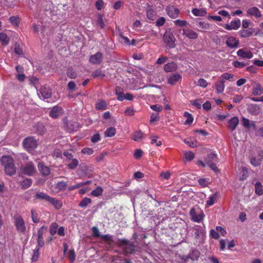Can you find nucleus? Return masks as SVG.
Listing matches in <instances>:
<instances>
[{
  "instance_id": "nucleus-11",
  "label": "nucleus",
  "mask_w": 263,
  "mask_h": 263,
  "mask_svg": "<svg viewBox=\"0 0 263 263\" xmlns=\"http://www.w3.org/2000/svg\"><path fill=\"white\" fill-rule=\"evenodd\" d=\"M103 60V54L100 52H98L95 54L92 55L89 58V62L93 64H100Z\"/></svg>"
},
{
  "instance_id": "nucleus-10",
  "label": "nucleus",
  "mask_w": 263,
  "mask_h": 263,
  "mask_svg": "<svg viewBox=\"0 0 263 263\" xmlns=\"http://www.w3.org/2000/svg\"><path fill=\"white\" fill-rule=\"evenodd\" d=\"M166 11L168 15L172 18H175L178 16L179 10L173 6H167Z\"/></svg>"
},
{
  "instance_id": "nucleus-4",
  "label": "nucleus",
  "mask_w": 263,
  "mask_h": 263,
  "mask_svg": "<svg viewBox=\"0 0 263 263\" xmlns=\"http://www.w3.org/2000/svg\"><path fill=\"white\" fill-rule=\"evenodd\" d=\"M190 214L192 220L197 222H200L204 216L203 212L198 208H192Z\"/></svg>"
},
{
  "instance_id": "nucleus-15",
  "label": "nucleus",
  "mask_w": 263,
  "mask_h": 263,
  "mask_svg": "<svg viewBox=\"0 0 263 263\" xmlns=\"http://www.w3.org/2000/svg\"><path fill=\"white\" fill-rule=\"evenodd\" d=\"M45 227H42L37 231V246L39 248L42 247L44 245L43 239L44 230Z\"/></svg>"
},
{
  "instance_id": "nucleus-24",
  "label": "nucleus",
  "mask_w": 263,
  "mask_h": 263,
  "mask_svg": "<svg viewBox=\"0 0 263 263\" xmlns=\"http://www.w3.org/2000/svg\"><path fill=\"white\" fill-rule=\"evenodd\" d=\"M183 34L191 39H195L198 37V34L190 29H183Z\"/></svg>"
},
{
  "instance_id": "nucleus-41",
  "label": "nucleus",
  "mask_w": 263,
  "mask_h": 263,
  "mask_svg": "<svg viewBox=\"0 0 263 263\" xmlns=\"http://www.w3.org/2000/svg\"><path fill=\"white\" fill-rule=\"evenodd\" d=\"M143 137V134L141 131L138 130L134 133L133 140L135 141H139Z\"/></svg>"
},
{
  "instance_id": "nucleus-51",
  "label": "nucleus",
  "mask_w": 263,
  "mask_h": 263,
  "mask_svg": "<svg viewBox=\"0 0 263 263\" xmlns=\"http://www.w3.org/2000/svg\"><path fill=\"white\" fill-rule=\"evenodd\" d=\"M151 138L152 144H156V145L158 146H159L162 144L161 141L158 140V137L157 136H152Z\"/></svg>"
},
{
  "instance_id": "nucleus-61",
  "label": "nucleus",
  "mask_w": 263,
  "mask_h": 263,
  "mask_svg": "<svg viewBox=\"0 0 263 263\" xmlns=\"http://www.w3.org/2000/svg\"><path fill=\"white\" fill-rule=\"evenodd\" d=\"M198 26L199 27L203 29H208L209 28V24L205 22V21H201L199 22L198 23Z\"/></svg>"
},
{
  "instance_id": "nucleus-58",
  "label": "nucleus",
  "mask_w": 263,
  "mask_h": 263,
  "mask_svg": "<svg viewBox=\"0 0 263 263\" xmlns=\"http://www.w3.org/2000/svg\"><path fill=\"white\" fill-rule=\"evenodd\" d=\"M198 85L201 87L205 88L208 86V83L205 79L201 78L198 80Z\"/></svg>"
},
{
  "instance_id": "nucleus-19",
  "label": "nucleus",
  "mask_w": 263,
  "mask_h": 263,
  "mask_svg": "<svg viewBox=\"0 0 263 263\" xmlns=\"http://www.w3.org/2000/svg\"><path fill=\"white\" fill-rule=\"evenodd\" d=\"M177 69V65L175 62L167 63L164 66V70L165 72L175 71Z\"/></svg>"
},
{
  "instance_id": "nucleus-25",
  "label": "nucleus",
  "mask_w": 263,
  "mask_h": 263,
  "mask_svg": "<svg viewBox=\"0 0 263 263\" xmlns=\"http://www.w3.org/2000/svg\"><path fill=\"white\" fill-rule=\"evenodd\" d=\"M184 142L189 146L194 148L197 146V141L192 138H187L184 140Z\"/></svg>"
},
{
  "instance_id": "nucleus-43",
  "label": "nucleus",
  "mask_w": 263,
  "mask_h": 263,
  "mask_svg": "<svg viewBox=\"0 0 263 263\" xmlns=\"http://www.w3.org/2000/svg\"><path fill=\"white\" fill-rule=\"evenodd\" d=\"M115 90H116V93L117 95L118 96L117 99L119 101H123L122 96L124 94L123 92V91H122V89L121 87L117 86L116 87Z\"/></svg>"
},
{
  "instance_id": "nucleus-32",
  "label": "nucleus",
  "mask_w": 263,
  "mask_h": 263,
  "mask_svg": "<svg viewBox=\"0 0 263 263\" xmlns=\"http://www.w3.org/2000/svg\"><path fill=\"white\" fill-rule=\"evenodd\" d=\"M96 108L98 110H105L107 108V104L104 100H101L96 103Z\"/></svg>"
},
{
  "instance_id": "nucleus-9",
  "label": "nucleus",
  "mask_w": 263,
  "mask_h": 263,
  "mask_svg": "<svg viewBox=\"0 0 263 263\" xmlns=\"http://www.w3.org/2000/svg\"><path fill=\"white\" fill-rule=\"evenodd\" d=\"M226 44L231 49L237 48L239 44V41L235 37L230 36L227 37Z\"/></svg>"
},
{
  "instance_id": "nucleus-33",
  "label": "nucleus",
  "mask_w": 263,
  "mask_h": 263,
  "mask_svg": "<svg viewBox=\"0 0 263 263\" xmlns=\"http://www.w3.org/2000/svg\"><path fill=\"white\" fill-rule=\"evenodd\" d=\"M32 181L31 179L26 178L22 181L21 186L22 189H26L29 187L32 184Z\"/></svg>"
},
{
  "instance_id": "nucleus-14",
  "label": "nucleus",
  "mask_w": 263,
  "mask_h": 263,
  "mask_svg": "<svg viewBox=\"0 0 263 263\" xmlns=\"http://www.w3.org/2000/svg\"><path fill=\"white\" fill-rule=\"evenodd\" d=\"M181 76L178 73H175L170 76L167 78V83L171 85H175L177 82L180 81L181 80Z\"/></svg>"
},
{
  "instance_id": "nucleus-63",
  "label": "nucleus",
  "mask_w": 263,
  "mask_h": 263,
  "mask_svg": "<svg viewBox=\"0 0 263 263\" xmlns=\"http://www.w3.org/2000/svg\"><path fill=\"white\" fill-rule=\"evenodd\" d=\"M165 22V18L164 17H159L156 23L157 26L160 27L163 26Z\"/></svg>"
},
{
  "instance_id": "nucleus-36",
  "label": "nucleus",
  "mask_w": 263,
  "mask_h": 263,
  "mask_svg": "<svg viewBox=\"0 0 263 263\" xmlns=\"http://www.w3.org/2000/svg\"><path fill=\"white\" fill-rule=\"evenodd\" d=\"M255 193L258 195L263 194V186L260 182H256L255 184Z\"/></svg>"
},
{
  "instance_id": "nucleus-21",
  "label": "nucleus",
  "mask_w": 263,
  "mask_h": 263,
  "mask_svg": "<svg viewBox=\"0 0 263 263\" xmlns=\"http://www.w3.org/2000/svg\"><path fill=\"white\" fill-rule=\"evenodd\" d=\"M62 112V108L59 106L54 107L50 112V116L53 118L59 117Z\"/></svg>"
},
{
  "instance_id": "nucleus-17",
  "label": "nucleus",
  "mask_w": 263,
  "mask_h": 263,
  "mask_svg": "<svg viewBox=\"0 0 263 263\" xmlns=\"http://www.w3.org/2000/svg\"><path fill=\"white\" fill-rule=\"evenodd\" d=\"M239 119L237 117L232 118L228 121V127L231 131L235 130L238 125Z\"/></svg>"
},
{
  "instance_id": "nucleus-5",
  "label": "nucleus",
  "mask_w": 263,
  "mask_h": 263,
  "mask_svg": "<svg viewBox=\"0 0 263 263\" xmlns=\"http://www.w3.org/2000/svg\"><path fill=\"white\" fill-rule=\"evenodd\" d=\"M37 141L33 137L26 138L23 141V145L28 151L34 150L37 146Z\"/></svg>"
},
{
  "instance_id": "nucleus-34",
  "label": "nucleus",
  "mask_w": 263,
  "mask_h": 263,
  "mask_svg": "<svg viewBox=\"0 0 263 263\" xmlns=\"http://www.w3.org/2000/svg\"><path fill=\"white\" fill-rule=\"evenodd\" d=\"M90 182V181H87L85 182H81L77 183L76 185L70 186L68 187V190L69 191H71L72 190H74L75 189L80 188L84 185H85L86 184H89Z\"/></svg>"
},
{
  "instance_id": "nucleus-7",
  "label": "nucleus",
  "mask_w": 263,
  "mask_h": 263,
  "mask_svg": "<svg viewBox=\"0 0 263 263\" xmlns=\"http://www.w3.org/2000/svg\"><path fill=\"white\" fill-rule=\"evenodd\" d=\"M37 95L41 99H47L51 96V90L49 87L43 86L37 90Z\"/></svg>"
},
{
  "instance_id": "nucleus-16",
  "label": "nucleus",
  "mask_w": 263,
  "mask_h": 263,
  "mask_svg": "<svg viewBox=\"0 0 263 263\" xmlns=\"http://www.w3.org/2000/svg\"><path fill=\"white\" fill-rule=\"evenodd\" d=\"M35 172V168L32 163H28L23 168V172L25 174L31 176Z\"/></svg>"
},
{
  "instance_id": "nucleus-26",
  "label": "nucleus",
  "mask_w": 263,
  "mask_h": 263,
  "mask_svg": "<svg viewBox=\"0 0 263 263\" xmlns=\"http://www.w3.org/2000/svg\"><path fill=\"white\" fill-rule=\"evenodd\" d=\"M239 33L240 36L242 37H249L253 34V29L249 28L248 29L241 30Z\"/></svg>"
},
{
  "instance_id": "nucleus-40",
  "label": "nucleus",
  "mask_w": 263,
  "mask_h": 263,
  "mask_svg": "<svg viewBox=\"0 0 263 263\" xmlns=\"http://www.w3.org/2000/svg\"><path fill=\"white\" fill-rule=\"evenodd\" d=\"M55 187L59 191H64L66 189L67 183L64 181H60L56 184Z\"/></svg>"
},
{
  "instance_id": "nucleus-44",
  "label": "nucleus",
  "mask_w": 263,
  "mask_h": 263,
  "mask_svg": "<svg viewBox=\"0 0 263 263\" xmlns=\"http://www.w3.org/2000/svg\"><path fill=\"white\" fill-rule=\"evenodd\" d=\"M58 225L57 223H52L49 229V232L51 235H54L57 231Z\"/></svg>"
},
{
  "instance_id": "nucleus-52",
  "label": "nucleus",
  "mask_w": 263,
  "mask_h": 263,
  "mask_svg": "<svg viewBox=\"0 0 263 263\" xmlns=\"http://www.w3.org/2000/svg\"><path fill=\"white\" fill-rule=\"evenodd\" d=\"M97 23L101 28H103L104 27V23L103 21V16L101 14H99L97 16Z\"/></svg>"
},
{
  "instance_id": "nucleus-13",
  "label": "nucleus",
  "mask_w": 263,
  "mask_h": 263,
  "mask_svg": "<svg viewBox=\"0 0 263 263\" xmlns=\"http://www.w3.org/2000/svg\"><path fill=\"white\" fill-rule=\"evenodd\" d=\"M247 13L248 16H254L257 18H259L261 16L260 11L257 7H255L249 8L247 10Z\"/></svg>"
},
{
  "instance_id": "nucleus-57",
  "label": "nucleus",
  "mask_w": 263,
  "mask_h": 263,
  "mask_svg": "<svg viewBox=\"0 0 263 263\" xmlns=\"http://www.w3.org/2000/svg\"><path fill=\"white\" fill-rule=\"evenodd\" d=\"M222 79L231 81L234 78V75L229 73H224L221 76Z\"/></svg>"
},
{
  "instance_id": "nucleus-35",
  "label": "nucleus",
  "mask_w": 263,
  "mask_h": 263,
  "mask_svg": "<svg viewBox=\"0 0 263 263\" xmlns=\"http://www.w3.org/2000/svg\"><path fill=\"white\" fill-rule=\"evenodd\" d=\"M50 196L48 195L47 194L43 193V192H37L36 193L35 198L36 199H40L42 200H45L46 201H48L49 198H50Z\"/></svg>"
},
{
  "instance_id": "nucleus-50",
  "label": "nucleus",
  "mask_w": 263,
  "mask_h": 263,
  "mask_svg": "<svg viewBox=\"0 0 263 263\" xmlns=\"http://www.w3.org/2000/svg\"><path fill=\"white\" fill-rule=\"evenodd\" d=\"M261 159L260 158H252L251 159V163L254 166H259L261 163Z\"/></svg>"
},
{
  "instance_id": "nucleus-1",
  "label": "nucleus",
  "mask_w": 263,
  "mask_h": 263,
  "mask_svg": "<svg viewBox=\"0 0 263 263\" xmlns=\"http://www.w3.org/2000/svg\"><path fill=\"white\" fill-rule=\"evenodd\" d=\"M2 165L4 167L5 173L9 176H12L16 173V168L13 159L10 156H3L0 159Z\"/></svg>"
},
{
  "instance_id": "nucleus-55",
  "label": "nucleus",
  "mask_w": 263,
  "mask_h": 263,
  "mask_svg": "<svg viewBox=\"0 0 263 263\" xmlns=\"http://www.w3.org/2000/svg\"><path fill=\"white\" fill-rule=\"evenodd\" d=\"M195 231V235L196 238H199L201 236L203 235V231L198 228H194Z\"/></svg>"
},
{
  "instance_id": "nucleus-47",
  "label": "nucleus",
  "mask_w": 263,
  "mask_h": 263,
  "mask_svg": "<svg viewBox=\"0 0 263 263\" xmlns=\"http://www.w3.org/2000/svg\"><path fill=\"white\" fill-rule=\"evenodd\" d=\"M79 161L77 159H73L71 162L68 164V167L71 170L74 169L78 165Z\"/></svg>"
},
{
  "instance_id": "nucleus-3",
  "label": "nucleus",
  "mask_w": 263,
  "mask_h": 263,
  "mask_svg": "<svg viewBox=\"0 0 263 263\" xmlns=\"http://www.w3.org/2000/svg\"><path fill=\"white\" fill-rule=\"evenodd\" d=\"M119 241V246L123 249L126 256L135 251V246L133 242L125 239H120Z\"/></svg>"
},
{
  "instance_id": "nucleus-48",
  "label": "nucleus",
  "mask_w": 263,
  "mask_h": 263,
  "mask_svg": "<svg viewBox=\"0 0 263 263\" xmlns=\"http://www.w3.org/2000/svg\"><path fill=\"white\" fill-rule=\"evenodd\" d=\"M102 192H103V189L100 186H98L96 189L93 190L91 192V194L92 196L97 197V196L101 195Z\"/></svg>"
},
{
  "instance_id": "nucleus-39",
  "label": "nucleus",
  "mask_w": 263,
  "mask_h": 263,
  "mask_svg": "<svg viewBox=\"0 0 263 263\" xmlns=\"http://www.w3.org/2000/svg\"><path fill=\"white\" fill-rule=\"evenodd\" d=\"M31 219L34 223H38L40 221V218L37 212L34 210L31 211Z\"/></svg>"
},
{
  "instance_id": "nucleus-2",
  "label": "nucleus",
  "mask_w": 263,
  "mask_h": 263,
  "mask_svg": "<svg viewBox=\"0 0 263 263\" xmlns=\"http://www.w3.org/2000/svg\"><path fill=\"white\" fill-rule=\"evenodd\" d=\"M13 224L15 230L19 234H25L26 231V226L23 217L20 215L15 216L13 218Z\"/></svg>"
},
{
  "instance_id": "nucleus-49",
  "label": "nucleus",
  "mask_w": 263,
  "mask_h": 263,
  "mask_svg": "<svg viewBox=\"0 0 263 263\" xmlns=\"http://www.w3.org/2000/svg\"><path fill=\"white\" fill-rule=\"evenodd\" d=\"M247 64L248 63H245L243 62H239L237 61H234L233 62V65L236 68H242L247 65Z\"/></svg>"
},
{
  "instance_id": "nucleus-29",
  "label": "nucleus",
  "mask_w": 263,
  "mask_h": 263,
  "mask_svg": "<svg viewBox=\"0 0 263 263\" xmlns=\"http://www.w3.org/2000/svg\"><path fill=\"white\" fill-rule=\"evenodd\" d=\"M116 129L114 127H109L104 132L105 137H111L115 135Z\"/></svg>"
},
{
  "instance_id": "nucleus-28",
  "label": "nucleus",
  "mask_w": 263,
  "mask_h": 263,
  "mask_svg": "<svg viewBox=\"0 0 263 263\" xmlns=\"http://www.w3.org/2000/svg\"><path fill=\"white\" fill-rule=\"evenodd\" d=\"M92 76L94 78L103 79L105 76V72L100 69H97L92 73Z\"/></svg>"
},
{
  "instance_id": "nucleus-18",
  "label": "nucleus",
  "mask_w": 263,
  "mask_h": 263,
  "mask_svg": "<svg viewBox=\"0 0 263 263\" xmlns=\"http://www.w3.org/2000/svg\"><path fill=\"white\" fill-rule=\"evenodd\" d=\"M48 201L58 210L61 209L63 205L62 202L55 198L50 197Z\"/></svg>"
},
{
  "instance_id": "nucleus-42",
  "label": "nucleus",
  "mask_w": 263,
  "mask_h": 263,
  "mask_svg": "<svg viewBox=\"0 0 263 263\" xmlns=\"http://www.w3.org/2000/svg\"><path fill=\"white\" fill-rule=\"evenodd\" d=\"M91 202V199L89 198H84L79 203V206L81 208L86 207Z\"/></svg>"
},
{
  "instance_id": "nucleus-31",
  "label": "nucleus",
  "mask_w": 263,
  "mask_h": 263,
  "mask_svg": "<svg viewBox=\"0 0 263 263\" xmlns=\"http://www.w3.org/2000/svg\"><path fill=\"white\" fill-rule=\"evenodd\" d=\"M183 116L186 118L184 122L185 125H191L193 122V116L187 111H185Z\"/></svg>"
},
{
  "instance_id": "nucleus-20",
  "label": "nucleus",
  "mask_w": 263,
  "mask_h": 263,
  "mask_svg": "<svg viewBox=\"0 0 263 263\" xmlns=\"http://www.w3.org/2000/svg\"><path fill=\"white\" fill-rule=\"evenodd\" d=\"M216 90L217 93H222L225 88L224 80L221 79L217 81L215 84Z\"/></svg>"
},
{
  "instance_id": "nucleus-46",
  "label": "nucleus",
  "mask_w": 263,
  "mask_h": 263,
  "mask_svg": "<svg viewBox=\"0 0 263 263\" xmlns=\"http://www.w3.org/2000/svg\"><path fill=\"white\" fill-rule=\"evenodd\" d=\"M67 75L70 79H74L77 77V73L72 68H70L67 69Z\"/></svg>"
},
{
  "instance_id": "nucleus-37",
  "label": "nucleus",
  "mask_w": 263,
  "mask_h": 263,
  "mask_svg": "<svg viewBox=\"0 0 263 263\" xmlns=\"http://www.w3.org/2000/svg\"><path fill=\"white\" fill-rule=\"evenodd\" d=\"M156 12L155 11L153 10L151 8H149L146 11V15H147V17L151 20V21H154L155 19V17H156Z\"/></svg>"
},
{
  "instance_id": "nucleus-62",
  "label": "nucleus",
  "mask_w": 263,
  "mask_h": 263,
  "mask_svg": "<svg viewBox=\"0 0 263 263\" xmlns=\"http://www.w3.org/2000/svg\"><path fill=\"white\" fill-rule=\"evenodd\" d=\"M242 176L241 177V180L246 179L249 175L248 169L245 167H242Z\"/></svg>"
},
{
  "instance_id": "nucleus-27",
  "label": "nucleus",
  "mask_w": 263,
  "mask_h": 263,
  "mask_svg": "<svg viewBox=\"0 0 263 263\" xmlns=\"http://www.w3.org/2000/svg\"><path fill=\"white\" fill-rule=\"evenodd\" d=\"M192 13L196 16H203L206 13L205 10L203 9L194 8L192 10Z\"/></svg>"
},
{
  "instance_id": "nucleus-12",
  "label": "nucleus",
  "mask_w": 263,
  "mask_h": 263,
  "mask_svg": "<svg viewBox=\"0 0 263 263\" xmlns=\"http://www.w3.org/2000/svg\"><path fill=\"white\" fill-rule=\"evenodd\" d=\"M237 55L242 59H251L253 56V54L251 51H246L243 48L239 49L237 51Z\"/></svg>"
},
{
  "instance_id": "nucleus-60",
  "label": "nucleus",
  "mask_w": 263,
  "mask_h": 263,
  "mask_svg": "<svg viewBox=\"0 0 263 263\" xmlns=\"http://www.w3.org/2000/svg\"><path fill=\"white\" fill-rule=\"evenodd\" d=\"M124 2L122 1H116L113 6V8L115 10H119L123 5Z\"/></svg>"
},
{
  "instance_id": "nucleus-56",
  "label": "nucleus",
  "mask_w": 263,
  "mask_h": 263,
  "mask_svg": "<svg viewBox=\"0 0 263 263\" xmlns=\"http://www.w3.org/2000/svg\"><path fill=\"white\" fill-rule=\"evenodd\" d=\"M241 122L243 126L247 128L251 127V121H250L249 119L243 117L241 120Z\"/></svg>"
},
{
  "instance_id": "nucleus-22",
  "label": "nucleus",
  "mask_w": 263,
  "mask_h": 263,
  "mask_svg": "<svg viewBox=\"0 0 263 263\" xmlns=\"http://www.w3.org/2000/svg\"><path fill=\"white\" fill-rule=\"evenodd\" d=\"M252 94L254 96H260L263 94V88L259 83H256L252 89Z\"/></svg>"
},
{
  "instance_id": "nucleus-38",
  "label": "nucleus",
  "mask_w": 263,
  "mask_h": 263,
  "mask_svg": "<svg viewBox=\"0 0 263 263\" xmlns=\"http://www.w3.org/2000/svg\"><path fill=\"white\" fill-rule=\"evenodd\" d=\"M183 156L185 160L189 161L192 160L195 157V155L192 151L184 152Z\"/></svg>"
},
{
  "instance_id": "nucleus-30",
  "label": "nucleus",
  "mask_w": 263,
  "mask_h": 263,
  "mask_svg": "<svg viewBox=\"0 0 263 263\" xmlns=\"http://www.w3.org/2000/svg\"><path fill=\"white\" fill-rule=\"evenodd\" d=\"M0 41L3 45H7L9 42V38L6 33L1 32Z\"/></svg>"
},
{
  "instance_id": "nucleus-53",
  "label": "nucleus",
  "mask_w": 263,
  "mask_h": 263,
  "mask_svg": "<svg viewBox=\"0 0 263 263\" xmlns=\"http://www.w3.org/2000/svg\"><path fill=\"white\" fill-rule=\"evenodd\" d=\"M198 183L201 186L205 187L207 186L209 183V179L201 178L198 180Z\"/></svg>"
},
{
  "instance_id": "nucleus-45",
  "label": "nucleus",
  "mask_w": 263,
  "mask_h": 263,
  "mask_svg": "<svg viewBox=\"0 0 263 263\" xmlns=\"http://www.w3.org/2000/svg\"><path fill=\"white\" fill-rule=\"evenodd\" d=\"M206 164L208 165L210 168L214 171L215 173H217L219 172L218 168L217 167L216 164L212 162H211L210 160H206Z\"/></svg>"
},
{
  "instance_id": "nucleus-64",
  "label": "nucleus",
  "mask_w": 263,
  "mask_h": 263,
  "mask_svg": "<svg viewBox=\"0 0 263 263\" xmlns=\"http://www.w3.org/2000/svg\"><path fill=\"white\" fill-rule=\"evenodd\" d=\"M151 108L156 111L160 112L162 110L163 107L160 105H152L150 106Z\"/></svg>"
},
{
  "instance_id": "nucleus-23",
  "label": "nucleus",
  "mask_w": 263,
  "mask_h": 263,
  "mask_svg": "<svg viewBox=\"0 0 263 263\" xmlns=\"http://www.w3.org/2000/svg\"><path fill=\"white\" fill-rule=\"evenodd\" d=\"M38 167L39 169V171H40L41 173L44 176H48L50 173V168L44 165L43 164L41 163H39L38 164Z\"/></svg>"
},
{
  "instance_id": "nucleus-59",
  "label": "nucleus",
  "mask_w": 263,
  "mask_h": 263,
  "mask_svg": "<svg viewBox=\"0 0 263 263\" xmlns=\"http://www.w3.org/2000/svg\"><path fill=\"white\" fill-rule=\"evenodd\" d=\"M100 135L98 133L95 134L91 138V141L94 143L100 141Z\"/></svg>"
},
{
  "instance_id": "nucleus-6",
  "label": "nucleus",
  "mask_w": 263,
  "mask_h": 263,
  "mask_svg": "<svg viewBox=\"0 0 263 263\" xmlns=\"http://www.w3.org/2000/svg\"><path fill=\"white\" fill-rule=\"evenodd\" d=\"M164 43L170 48H174L175 47V42L176 39L171 31H166L163 36Z\"/></svg>"
},
{
  "instance_id": "nucleus-8",
  "label": "nucleus",
  "mask_w": 263,
  "mask_h": 263,
  "mask_svg": "<svg viewBox=\"0 0 263 263\" xmlns=\"http://www.w3.org/2000/svg\"><path fill=\"white\" fill-rule=\"evenodd\" d=\"M240 20L239 18H236L234 21H231L230 23L226 24L223 27L228 30H237L240 26Z\"/></svg>"
},
{
  "instance_id": "nucleus-54",
  "label": "nucleus",
  "mask_w": 263,
  "mask_h": 263,
  "mask_svg": "<svg viewBox=\"0 0 263 263\" xmlns=\"http://www.w3.org/2000/svg\"><path fill=\"white\" fill-rule=\"evenodd\" d=\"M216 196L215 195H213L211 196L209 198V199L206 201V204L209 206H212L215 203V201L216 200Z\"/></svg>"
}]
</instances>
